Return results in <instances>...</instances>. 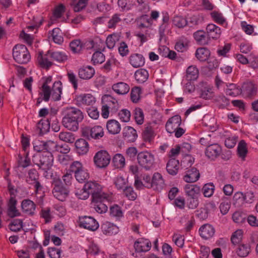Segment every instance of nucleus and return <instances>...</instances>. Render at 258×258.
I'll list each match as a JSON object with an SVG mask.
<instances>
[{"mask_svg":"<svg viewBox=\"0 0 258 258\" xmlns=\"http://www.w3.org/2000/svg\"><path fill=\"white\" fill-rule=\"evenodd\" d=\"M32 161L39 167V169L44 172V175L47 176L48 171L53 165V156L49 153H36L33 156Z\"/></svg>","mask_w":258,"mask_h":258,"instance_id":"f257e3e1","label":"nucleus"},{"mask_svg":"<svg viewBox=\"0 0 258 258\" xmlns=\"http://www.w3.org/2000/svg\"><path fill=\"white\" fill-rule=\"evenodd\" d=\"M62 93V83L60 81H55L52 87V90L48 86L43 84L42 86V92L40 93L43 96V99L45 101H48L51 96L54 101H58L60 99Z\"/></svg>","mask_w":258,"mask_h":258,"instance_id":"f03ea898","label":"nucleus"},{"mask_svg":"<svg viewBox=\"0 0 258 258\" xmlns=\"http://www.w3.org/2000/svg\"><path fill=\"white\" fill-rule=\"evenodd\" d=\"M13 56L15 61L20 64L27 63L31 58L27 48L23 44H17L14 47Z\"/></svg>","mask_w":258,"mask_h":258,"instance_id":"7ed1b4c3","label":"nucleus"},{"mask_svg":"<svg viewBox=\"0 0 258 258\" xmlns=\"http://www.w3.org/2000/svg\"><path fill=\"white\" fill-rule=\"evenodd\" d=\"M70 171L74 174L75 178L79 182H85L89 178V173L87 170L79 161H74L71 165Z\"/></svg>","mask_w":258,"mask_h":258,"instance_id":"20e7f679","label":"nucleus"},{"mask_svg":"<svg viewBox=\"0 0 258 258\" xmlns=\"http://www.w3.org/2000/svg\"><path fill=\"white\" fill-rule=\"evenodd\" d=\"M139 165L146 170H150L153 168L155 164V157L153 154L148 151H142L137 155Z\"/></svg>","mask_w":258,"mask_h":258,"instance_id":"39448f33","label":"nucleus"},{"mask_svg":"<svg viewBox=\"0 0 258 258\" xmlns=\"http://www.w3.org/2000/svg\"><path fill=\"white\" fill-rule=\"evenodd\" d=\"M52 185L53 186L52 194L54 197L59 201H64L69 196V189L63 185L59 178L54 179Z\"/></svg>","mask_w":258,"mask_h":258,"instance_id":"423d86ee","label":"nucleus"},{"mask_svg":"<svg viewBox=\"0 0 258 258\" xmlns=\"http://www.w3.org/2000/svg\"><path fill=\"white\" fill-rule=\"evenodd\" d=\"M84 189L92 196V200H98L100 197L108 195L102 191V186L96 181H89L84 184Z\"/></svg>","mask_w":258,"mask_h":258,"instance_id":"0eeeda50","label":"nucleus"},{"mask_svg":"<svg viewBox=\"0 0 258 258\" xmlns=\"http://www.w3.org/2000/svg\"><path fill=\"white\" fill-rule=\"evenodd\" d=\"M82 136L88 139L91 138L94 140H99L104 135L103 127L100 125H95L92 127L85 126L82 130Z\"/></svg>","mask_w":258,"mask_h":258,"instance_id":"6e6552de","label":"nucleus"},{"mask_svg":"<svg viewBox=\"0 0 258 258\" xmlns=\"http://www.w3.org/2000/svg\"><path fill=\"white\" fill-rule=\"evenodd\" d=\"M110 160V155L108 152L103 150L98 151L93 158L95 165L100 168L107 167L109 165Z\"/></svg>","mask_w":258,"mask_h":258,"instance_id":"1a4fd4ad","label":"nucleus"},{"mask_svg":"<svg viewBox=\"0 0 258 258\" xmlns=\"http://www.w3.org/2000/svg\"><path fill=\"white\" fill-rule=\"evenodd\" d=\"M79 225L81 227L94 231L99 228L98 222L92 217L84 216L79 217Z\"/></svg>","mask_w":258,"mask_h":258,"instance_id":"9d476101","label":"nucleus"},{"mask_svg":"<svg viewBox=\"0 0 258 258\" xmlns=\"http://www.w3.org/2000/svg\"><path fill=\"white\" fill-rule=\"evenodd\" d=\"M102 104L107 107L112 114L116 113L119 108L117 100L110 95H104L102 96Z\"/></svg>","mask_w":258,"mask_h":258,"instance_id":"9b49d317","label":"nucleus"},{"mask_svg":"<svg viewBox=\"0 0 258 258\" xmlns=\"http://www.w3.org/2000/svg\"><path fill=\"white\" fill-rule=\"evenodd\" d=\"M151 247V243L147 239L139 238L135 241L134 247L136 251V256L138 257V253L148 251Z\"/></svg>","mask_w":258,"mask_h":258,"instance_id":"f8f14e48","label":"nucleus"},{"mask_svg":"<svg viewBox=\"0 0 258 258\" xmlns=\"http://www.w3.org/2000/svg\"><path fill=\"white\" fill-rule=\"evenodd\" d=\"M76 104L78 106H93L96 102V98L92 94H82L76 98Z\"/></svg>","mask_w":258,"mask_h":258,"instance_id":"ddd939ff","label":"nucleus"},{"mask_svg":"<svg viewBox=\"0 0 258 258\" xmlns=\"http://www.w3.org/2000/svg\"><path fill=\"white\" fill-rule=\"evenodd\" d=\"M98 200H92L94 203V209L95 211L99 213H105L107 211L108 206L107 204L109 203V196H103Z\"/></svg>","mask_w":258,"mask_h":258,"instance_id":"4468645a","label":"nucleus"},{"mask_svg":"<svg viewBox=\"0 0 258 258\" xmlns=\"http://www.w3.org/2000/svg\"><path fill=\"white\" fill-rule=\"evenodd\" d=\"M63 113L64 115L72 117L79 122H81L84 119L83 112L75 107L70 106L65 108Z\"/></svg>","mask_w":258,"mask_h":258,"instance_id":"2eb2a0df","label":"nucleus"},{"mask_svg":"<svg viewBox=\"0 0 258 258\" xmlns=\"http://www.w3.org/2000/svg\"><path fill=\"white\" fill-rule=\"evenodd\" d=\"M241 94L245 97H252L257 92V88L255 84L251 82H244L241 87Z\"/></svg>","mask_w":258,"mask_h":258,"instance_id":"dca6fc26","label":"nucleus"},{"mask_svg":"<svg viewBox=\"0 0 258 258\" xmlns=\"http://www.w3.org/2000/svg\"><path fill=\"white\" fill-rule=\"evenodd\" d=\"M221 151V147L219 144H212L207 146L205 154L209 159L214 160L220 155Z\"/></svg>","mask_w":258,"mask_h":258,"instance_id":"f3484780","label":"nucleus"},{"mask_svg":"<svg viewBox=\"0 0 258 258\" xmlns=\"http://www.w3.org/2000/svg\"><path fill=\"white\" fill-rule=\"evenodd\" d=\"M181 123V117L179 115H174L170 118L166 123V130L169 133H173L175 130L179 127Z\"/></svg>","mask_w":258,"mask_h":258,"instance_id":"a211bd4d","label":"nucleus"},{"mask_svg":"<svg viewBox=\"0 0 258 258\" xmlns=\"http://www.w3.org/2000/svg\"><path fill=\"white\" fill-rule=\"evenodd\" d=\"M165 186V181L162 175L159 172H155L152 177V187L154 190H161Z\"/></svg>","mask_w":258,"mask_h":258,"instance_id":"6ab92c4d","label":"nucleus"},{"mask_svg":"<svg viewBox=\"0 0 258 258\" xmlns=\"http://www.w3.org/2000/svg\"><path fill=\"white\" fill-rule=\"evenodd\" d=\"M80 122L64 114L62 119V124L63 126L69 130L75 132L79 128V123Z\"/></svg>","mask_w":258,"mask_h":258,"instance_id":"aec40b11","label":"nucleus"},{"mask_svg":"<svg viewBox=\"0 0 258 258\" xmlns=\"http://www.w3.org/2000/svg\"><path fill=\"white\" fill-rule=\"evenodd\" d=\"M128 59L130 63L135 68L141 67L145 63L144 57L140 53H135L131 54Z\"/></svg>","mask_w":258,"mask_h":258,"instance_id":"412c9836","label":"nucleus"},{"mask_svg":"<svg viewBox=\"0 0 258 258\" xmlns=\"http://www.w3.org/2000/svg\"><path fill=\"white\" fill-rule=\"evenodd\" d=\"M200 174L199 170L194 167H190L186 171L183 176V180L187 183H192L197 181L200 178Z\"/></svg>","mask_w":258,"mask_h":258,"instance_id":"4be33fe9","label":"nucleus"},{"mask_svg":"<svg viewBox=\"0 0 258 258\" xmlns=\"http://www.w3.org/2000/svg\"><path fill=\"white\" fill-rule=\"evenodd\" d=\"M17 201L14 197H11L8 203L7 215L10 218L19 216L20 212L17 210L16 205Z\"/></svg>","mask_w":258,"mask_h":258,"instance_id":"5701e85b","label":"nucleus"},{"mask_svg":"<svg viewBox=\"0 0 258 258\" xmlns=\"http://www.w3.org/2000/svg\"><path fill=\"white\" fill-rule=\"evenodd\" d=\"M215 232V228L209 224L202 225L199 229L200 236L204 239H207L213 237Z\"/></svg>","mask_w":258,"mask_h":258,"instance_id":"b1692460","label":"nucleus"},{"mask_svg":"<svg viewBox=\"0 0 258 258\" xmlns=\"http://www.w3.org/2000/svg\"><path fill=\"white\" fill-rule=\"evenodd\" d=\"M122 134L124 140L130 143L134 142L138 137L136 130L130 126L123 128Z\"/></svg>","mask_w":258,"mask_h":258,"instance_id":"393cba45","label":"nucleus"},{"mask_svg":"<svg viewBox=\"0 0 258 258\" xmlns=\"http://www.w3.org/2000/svg\"><path fill=\"white\" fill-rule=\"evenodd\" d=\"M206 31L209 39H217L221 34L220 28L214 24H208L206 27Z\"/></svg>","mask_w":258,"mask_h":258,"instance_id":"a878e982","label":"nucleus"},{"mask_svg":"<svg viewBox=\"0 0 258 258\" xmlns=\"http://www.w3.org/2000/svg\"><path fill=\"white\" fill-rule=\"evenodd\" d=\"M50 52L48 54H43L42 52H39L37 54V61L38 64L42 68L48 69L52 66V62L49 60Z\"/></svg>","mask_w":258,"mask_h":258,"instance_id":"bb28decb","label":"nucleus"},{"mask_svg":"<svg viewBox=\"0 0 258 258\" xmlns=\"http://www.w3.org/2000/svg\"><path fill=\"white\" fill-rule=\"evenodd\" d=\"M22 211L25 214L32 216L35 214L36 205L30 200H24L21 203Z\"/></svg>","mask_w":258,"mask_h":258,"instance_id":"cd10ccee","label":"nucleus"},{"mask_svg":"<svg viewBox=\"0 0 258 258\" xmlns=\"http://www.w3.org/2000/svg\"><path fill=\"white\" fill-rule=\"evenodd\" d=\"M76 151L80 155H83L87 153L89 149L88 143L83 139L77 140L75 144Z\"/></svg>","mask_w":258,"mask_h":258,"instance_id":"c85d7f7f","label":"nucleus"},{"mask_svg":"<svg viewBox=\"0 0 258 258\" xmlns=\"http://www.w3.org/2000/svg\"><path fill=\"white\" fill-rule=\"evenodd\" d=\"M94 74V69L89 66L81 68L78 71L79 77L84 80H89L92 78Z\"/></svg>","mask_w":258,"mask_h":258,"instance_id":"c756f323","label":"nucleus"},{"mask_svg":"<svg viewBox=\"0 0 258 258\" xmlns=\"http://www.w3.org/2000/svg\"><path fill=\"white\" fill-rule=\"evenodd\" d=\"M103 233L107 235L115 234L118 232V228L114 224L109 222H104L101 226Z\"/></svg>","mask_w":258,"mask_h":258,"instance_id":"7c9ffc66","label":"nucleus"},{"mask_svg":"<svg viewBox=\"0 0 258 258\" xmlns=\"http://www.w3.org/2000/svg\"><path fill=\"white\" fill-rule=\"evenodd\" d=\"M184 190L187 198L199 197L200 195V187L197 185L186 184Z\"/></svg>","mask_w":258,"mask_h":258,"instance_id":"2f4dec72","label":"nucleus"},{"mask_svg":"<svg viewBox=\"0 0 258 258\" xmlns=\"http://www.w3.org/2000/svg\"><path fill=\"white\" fill-rule=\"evenodd\" d=\"M210 209L215 210L216 206L213 202H210L207 204L205 208H201L196 211V215L200 220H204L208 217L209 210Z\"/></svg>","mask_w":258,"mask_h":258,"instance_id":"473e14b6","label":"nucleus"},{"mask_svg":"<svg viewBox=\"0 0 258 258\" xmlns=\"http://www.w3.org/2000/svg\"><path fill=\"white\" fill-rule=\"evenodd\" d=\"M112 89L118 95H125L129 92L130 88L127 84L120 82L113 84Z\"/></svg>","mask_w":258,"mask_h":258,"instance_id":"72a5a7b5","label":"nucleus"},{"mask_svg":"<svg viewBox=\"0 0 258 258\" xmlns=\"http://www.w3.org/2000/svg\"><path fill=\"white\" fill-rule=\"evenodd\" d=\"M106 128L110 134L116 135L120 132L121 126L119 122L115 119H110L106 123Z\"/></svg>","mask_w":258,"mask_h":258,"instance_id":"f704fd0d","label":"nucleus"},{"mask_svg":"<svg viewBox=\"0 0 258 258\" xmlns=\"http://www.w3.org/2000/svg\"><path fill=\"white\" fill-rule=\"evenodd\" d=\"M179 167V162L175 158L170 159L166 164V170L167 172L172 175H176Z\"/></svg>","mask_w":258,"mask_h":258,"instance_id":"c9c22d12","label":"nucleus"},{"mask_svg":"<svg viewBox=\"0 0 258 258\" xmlns=\"http://www.w3.org/2000/svg\"><path fill=\"white\" fill-rule=\"evenodd\" d=\"M194 37L197 43L200 45H207L209 39L206 32L203 30H198L194 33Z\"/></svg>","mask_w":258,"mask_h":258,"instance_id":"e433bc0d","label":"nucleus"},{"mask_svg":"<svg viewBox=\"0 0 258 258\" xmlns=\"http://www.w3.org/2000/svg\"><path fill=\"white\" fill-rule=\"evenodd\" d=\"M51 119H41L37 124V128L39 130V134L43 135L47 133L50 129Z\"/></svg>","mask_w":258,"mask_h":258,"instance_id":"4c0bfd02","label":"nucleus"},{"mask_svg":"<svg viewBox=\"0 0 258 258\" xmlns=\"http://www.w3.org/2000/svg\"><path fill=\"white\" fill-rule=\"evenodd\" d=\"M199 77V70L196 66L188 67L186 71L185 79L188 81H195Z\"/></svg>","mask_w":258,"mask_h":258,"instance_id":"58836bf2","label":"nucleus"},{"mask_svg":"<svg viewBox=\"0 0 258 258\" xmlns=\"http://www.w3.org/2000/svg\"><path fill=\"white\" fill-rule=\"evenodd\" d=\"M237 152L238 156L242 161H245L247 156L248 150L247 145L244 140H241L237 146Z\"/></svg>","mask_w":258,"mask_h":258,"instance_id":"ea45409f","label":"nucleus"},{"mask_svg":"<svg viewBox=\"0 0 258 258\" xmlns=\"http://www.w3.org/2000/svg\"><path fill=\"white\" fill-rule=\"evenodd\" d=\"M226 94L231 96H236L241 94V87L235 84H226Z\"/></svg>","mask_w":258,"mask_h":258,"instance_id":"a19ab883","label":"nucleus"},{"mask_svg":"<svg viewBox=\"0 0 258 258\" xmlns=\"http://www.w3.org/2000/svg\"><path fill=\"white\" fill-rule=\"evenodd\" d=\"M48 34L51 36L54 43L60 45L63 42V38L59 28H54L51 31H49Z\"/></svg>","mask_w":258,"mask_h":258,"instance_id":"79ce46f5","label":"nucleus"},{"mask_svg":"<svg viewBox=\"0 0 258 258\" xmlns=\"http://www.w3.org/2000/svg\"><path fill=\"white\" fill-rule=\"evenodd\" d=\"M122 21V15L120 14H113L108 22L107 27L109 29L115 28L116 27L121 24Z\"/></svg>","mask_w":258,"mask_h":258,"instance_id":"37998d69","label":"nucleus"},{"mask_svg":"<svg viewBox=\"0 0 258 258\" xmlns=\"http://www.w3.org/2000/svg\"><path fill=\"white\" fill-rule=\"evenodd\" d=\"M210 55V50L205 47L199 48L196 52V57L201 61L207 60Z\"/></svg>","mask_w":258,"mask_h":258,"instance_id":"c03bdc74","label":"nucleus"},{"mask_svg":"<svg viewBox=\"0 0 258 258\" xmlns=\"http://www.w3.org/2000/svg\"><path fill=\"white\" fill-rule=\"evenodd\" d=\"M28 152H25L22 155L19 154L17 158V162L19 166L23 168H26L31 164L30 158L28 157Z\"/></svg>","mask_w":258,"mask_h":258,"instance_id":"a18cd8bd","label":"nucleus"},{"mask_svg":"<svg viewBox=\"0 0 258 258\" xmlns=\"http://www.w3.org/2000/svg\"><path fill=\"white\" fill-rule=\"evenodd\" d=\"M84 43L80 39L72 40L70 43V47L74 53H79L84 47Z\"/></svg>","mask_w":258,"mask_h":258,"instance_id":"49530a36","label":"nucleus"},{"mask_svg":"<svg viewBox=\"0 0 258 258\" xmlns=\"http://www.w3.org/2000/svg\"><path fill=\"white\" fill-rule=\"evenodd\" d=\"M149 77V74L145 69H139L135 73V78L139 83H143L147 81Z\"/></svg>","mask_w":258,"mask_h":258,"instance_id":"de8ad7c7","label":"nucleus"},{"mask_svg":"<svg viewBox=\"0 0 258 258\" xmlns=\"http://www.w3.org/2000/svg\"><path fill=\"white\" fill-rule=\"evenodd\" d=\"M137 24L139 28H148L152 24V20L146 15H142L137 20Z\"/></svg>","mask_w":258,"mask_h":258,"instance_id":"09e8293b","label":"nucleus"},{"mask_svg":"<svg viewBox=\"0 0 258 258\" xmlns=\"http://www.w3.org/2000/svg\"><path fill=\"white\" fill-rule=\"evenodd\" d=\"M250 251V246L248 244H239L236 249V253L239 256L246 257Z\"/></svg>","mask_w":258,"mask_h":258,"instance_id":"8fccbe9b","label":"nucleus"},{"mask_svg":"<svg viewBox=\"0 0 258 258\" xmlns=\"http://www.w3.org/2000/svg\"><path fill=\"white\" fill-rule=\"evenodd\" d=\"M112 164L116 168H121L125 165V159L120 154H116L112 158Z\"/></svg>","mask_w":258,"mask_h":258,"instance_id":"3c124183","label":"nucleus"},{"mask_svg":"<svg viewBox=\"0 0 258 258\" xmlns=\"http://www.w3.org/2000/svg\"><path fill=\"white\" fill-rule=\"evenodd\" d=\"M39 173L34 168L28 170L27 175L26 177V181L29 184H33L34 182L39 179Z\"/></svg>","mask_w":258,"mask_h":258,"instance_id":"603ef678","label":"nucleus"},{"mask_svg":"<svg viewBox=\"0 0 258 258\" xmlns=\"http://www.w3.org/2000/svg\"><path fill=\"white\" fill-rule=\"evenodd\" d=\"M214 96V93L213 88L209 86H207L201 90L200 96L204 99H210Z\"/></svg>","mask_w":258,"mask_h":258,"instance_id":"864d4df0","label":"nucleus"},{"mask_svg":"<svg viewBox=\"0 0 258 258\" xmlns=\"http://www.w3.org/2000/svg\"><path fill=\"white\" fill-rule=\"evenodd\" d=\"M143 139L146 142L151 143L154 138L155 134L151 126H147L143 132Z\"/></svg>","mask_w":258,"mask_h":258,"instance_id":"5fc2aeb1","label":"nucleus"},{"mask_svg":"<svg viewBox=\"0 0 258 258\" xmlns=\"http://www.w3.org/2000/svg\"><path fill=\"white\" fill-rule=\"evenodd\" d=\"M56 142L51 140L47 141L44 142V151L42 153L52 154L56 151Z\"/></svg>","mask_w":258,"mask_h":258,"instance_id":"6e6d98bb","label":"nucleus"},{"mask_svg":"<svg viewBox=\"0 0 258 258\" xmlns=\"http://www.w3.org/2000/svg\"><path fill=\"white\" fill-rule=\"evenodd\" d=\"M9 227L12 231H19L23 228V221L21 219H14L9 224Z\"/></svg>","mask_w":258,"mask_h":258,"instance_id":"4d7b16f0","label":"nucleus"},{"mask_svg":"<svg viewBox=\"0 0 258 258\" xmlns=\"http://www.w3.org/2000/svg\"><path fill=\"white\" fill-rule=\"evenodd\" d=\"M50 57L53 60L61 62L66 61L68 59V56L62 52L54 51L50 53Z\"/></svg>","mask_w":258,"mask_h":258,"instance_id":"13d9d810","label":"nucleus"},{"mask_svg":"<svg viewBox=\"0 0 258 258\" xmlns=\"http://www.w3.org/2000/svg\"><path fill=\"white\" fill-rule=\"evenodd\" d=\"M59 139L66 143H73L75 140L74 135L70 132H62L59 133Z\"/></svg>","mask_w":258,"mask_h":258,"instance_id":"bf43d9fd","label":"nucleus"},{"mask_svg":"<svg viewBox=\"0 0 258 258\" xmlns=\"http://www.w3.org/2000/svg\"><path fill=\"white\" fill-rule=\"evenodd\" d=\"M215 186L212 182L205 184L203 187L202 190L205 197H211L214 194Z\"/></svg>","mask_w":258,"mask_h":258,"instance_id":"052dcab7","label":"nucleus"},{"mask_svg":"<svg viewBox=\"0 0 258 258\" xmlns=\"http://www.w3.org/2000/svg\"><path fill=\"white\" fill-rule=\"evenodd\" d=\"M118 36L115 34H112L108 35L106 39L107 47L110 49L113 48L116 42L118 41Z\"/></svg>","mask_w":258,"mask_h":258,"instance_id":"680f3d73","label":"nucleus"},{"mask_svg":"<svg viewBox=\"0 0 258 258\" xmlns=\"http://www.w3.org/2000/svg\"><path fill=\"white\" fill-rule=\"evenodd\" d=\"M172 22L174 26L179 28H183L187 24L186 19L179 16L174 17Z\"/></svg>","mask_w":258,"mask_h":258,"instance_id":"e2e57ef3","label":"nucleus"},{"mask_svg":"<svg viewBox=\"0 0 258 258\" xmlns=\"http://www.w3.org/2000/svg\"><path fill=\"white\" fill-rule=\"evenodd\" d=\"M105 59V55L101 52L97 51L93 53L91 61L94 64H99L104 62Z\"/></svg>","mask_w":258,"mask_h":258,"instance_id":"0e129e2a","label":"nucleus"},{"mask_svg":"<svg viewBox=\"0 0 258 258\" xmlns=\"http://www.w3.org/2000/svg\"><path fill=\"white\" fill-rule=\"evenodd\" d=\"M246 218V215L241 211H236L232 215V219L235 223L241 224L243 223Z\"/></svg>","mask_w":258,"mask_h":258,"instance_id":"69168bd1","label":"nucleus"},{"mask_svg":"<svg viewBox=\"0 0 258 258\" xmlns=\"http://www.w3.org/2000/svg\"><path fill=\"white\" fill-rule=\"evenodd\" d=\"M243 237V231L242 230H237L232 235L231 241L234 244L240 243Z\"/></svg>","mask_w":258,"mask_h":258,"instance_id":"338daca9","label":"nucleus"},{"mask_svg":"<svg viewBox=\"0 0 258 258\" xmlns=\"http://www.w3.org/2000/svg\"><path fill=\"white\" fill-rule=\"evenodd\" d=\"M110 215L112 217L118 218L122 217L123 213L121 208L117 205H114L110 208Z\"/></svg>","mask_w":258,"mask_h":258,"instance_id":"774afa93","label":"nucleus"}]
</instances>
